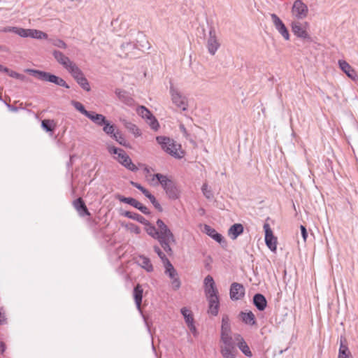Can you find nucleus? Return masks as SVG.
<instances>
[{
    "instance_id": "obj_51",
    "label": "nucleus",
    "mask_w": 358,
    "mask_h": 358,
    "mask_svg": "<svg viewBox=\"0 0 358 358\" xmlns=\"http://www.w3.org/2000/svg\"><path fill=\"white\" fill-rule=\"evenodd\" d=\"M134 47H135V45L130 42H128L126 43H122L121 45V48L123 50H127V49H133V48H134Z\"/></svg>"
},
{
    "instance_id": "obj_46",
    "label": "nucleus",
    "mask_w": 358,
    "mask_h": 358,
    "mask_svg": "<svg viewBox=\"0 0 358 358\" xmlns=\"http://www.w3.org/2000/svg\"><path fill=\"white\" fill-rule=\"evenodd\" d=\"M41 126L46 131H52L54 128L53 121L50 120H44L41 122Z\"/></svg>"
},
{
    "instance_id": "obj_14",
    "label": "nucleus",
    "mask_w": 358,
    "mask_h": 358,
    "mask_svg": "<svg viewBox=\"0 0 358 358\" xmlns=\"http://www.w3.org/2000/svg\"><path fill=\"white\" fill-rule=\"evenodd\" d=\"M117 160L126 169L131 171H136L138 170L137 166L132 162L129 156L126 153L125 151L122 152L120 156H117Z\"/></svg>"
},
{
    "instance_id": "obj_13",
    "label": "nucleus",
    "mask_w": 358,
    "mask_h": 358,
    "mask_svg": "<svg viewBox=\"0 0 358 358\" xmlns=\"http://www.w3.org/2000/svg\"><path fill=\"white\" fill-rule=\"evenodd\" d=\"M229 294L231 300H239L244 296L245 289L241 284L238 282H233L231 285Z\"/></svg>"
},
{
    "instance_id": "obj_37",
    "label": "nucleus",
    "mask_w": 358,
    "mask_h": 358,
    "mask_svg": "<svg viewBox=\"0 0 358 358\" xmlns=\"http://www.w3.org/2000/svg\"><path fill=\"white\" fill-rule=\"evenodd\" d=\"M181 314L183 315L184 319L187 324L194 322L193 315L192 311L188 308L184 307L180 310Z\"/></svg>"
},
{
    "instance_id": "obj_22",
    "label": "nucleus",
    "mask_w": 358,
    "mask_h": 358,
    "mask_svg": "<svg viewBox=\"0 0 358 358\" xmlns=\"http://www.w3.org/2000/svg\"><path fill=\"white\" fill-rule=\"evenodd\" d=\"M220 353L223 358H236L237 350L236 345L220 346Z\"/></svg>"
},
{
    "instance_id": "obj_21",
    "label": "nucleus",
    "mask_w": 358,
    "mask_h": 358,
    "mask_svg": "<svg viewBox=\"0 0 358 358\" xmlns=\"http://www.w3.org/2000/svg\"><path fill=\"white\" fill-rule=\"evenodd\" d=\"M338 358H352V354L345 344V338L343 337H341L340 339Z\"/></svg>"
},
{
    "instance_id": "obj_6",
    "label": "nucleus",
    "mask_w": 358,
    "mask_h": 358,
    "mask_svg": "<svg viewBox=\"0 0 358 358\" xmlns=\"http://www.w3.org/2000/svg\"><path fill=\"white\" fill-rule=\"evenodd\" d=\"M169 93L172 103L178 109L185 111L188 108V99L177 87L171 83Z\"/></svg>"
},
{
    "instance_id": "obj_33",
    "label": "nucleus",
    "mask_w": 358,
    "mask_h": 358,
    "mask_svg": "<svg viewBox=\"0 0 358 358\" xmlns=\"http://www.w3.org/2000/svg\"><path fill=\"white\" fill-rule=\"evenodd\" d=\"M122 215L128 218L136 220L143 224V223H145V221H146V219L144 217H143L142 215H141L138 213H136L125 211L124 213H122Z\"/></svg>"
},
{
    "instance_id": "obj_54",
    "label": "nucleus",
    "mask_w": 358,
    "mask_h": 358,
    "mask_svg": "<svg viewBox=\"0 0 358 358\" xmlns=\"http://www.w3.org/2000/svg\"><path fill=\"white\" fill-rule=\"evenodd\" d=\"M7 74L11 77V78H16L17 79V76H18V74L19 73L16 72V71H14L13 70H10L9 69L8 70V72L7 73Z\"/></svg>"
},
{
    "instance_id": "obj_24",
    "label": "nucleus",
    "mask_w": 358,
    "mask_h": 358,
    "mask_svg": "<svg viewBox=\"0 0 358 358\" xmlns=\"http://www.w3.org/2000/svg\"><path fill=\"white\" fill-rule=\"evenodd\" d=\"M208 301V313L216 316L219 312L220 300L219 297L207 299Z\"/></svg>"
},
{
    "instance_id": "obj_40",
    "label": "nucleus",
    "mask_w": 358,
    "mask_h": 358,
    "mask_svg": "<svg viewBox=\"0 0 358 358\" xmlns=\"http://www.w3.org/2000/svg\"><path fill=\"white\" fill-rule=\"evenodd\" d=\"M125 127L136 137L140 136L141 135V130L136 124L131 122H127Z\"/></svg>"
},
{
    "instance_id": "obj_5",
    "label": "nucleus",
    "mask_w": 358,
    "mask_h": 358,
    "mask_svg": "<svg viewBox=\"0 0 358 358\" xmlns=\"http://www.w3.org/2000/svg\"><path fill=\"white\" fill-rule=\"evenodd\" d=\"M24 71L25 73H27L34 76L40 80L52 83L59 86L65 87L66 88L69 87V86L67 85V83L64 79L57 77L53 74H51L50 73L32 69H26Z\"/></svg>"
},
{
    "instance_id": "obj_47",
    "label": "nucleus",
    "mask_w": 358,
    "mask_h": 358,
    "mask_svg": "<svg viewBox=\"0 0 358 358\" xmlns=\"http://www.w3.org/2000/svg\"><path fill=\"white\" fill-rule=\"evenodd\" d=\"M136 208L138 209L141 212H142L145 215H149L150 213V211L149 209L143 206L141 203L138 201V205L136 206Z\"/></svg>"
},
{
    "instance_id": "obj_4",
    "label": "nucleus",
    "mask_w": 358,
    "mask_h": 358,
    "mask_svg": "<svg viewBox=\"0 0 358 358\" xmlns=\"http://www.w3.org/2000/svg\"><path fill=\"white\" fill-rule=\"evenodd\" d=\"M155 178L160 183L170 199L176 200L180 197V190L175 182L161 173L154 174L152 180L153 181Z\"/></svg>"
},
{
    "instance_id": "obj_43",
    "label": "nucleus",
    "mask_w": 358,
    "mask_h": 358,
    "mask_svg": "<svg viewBox=\"0 0 358 358\" xmlns=\"http://www.w3.org/2000/svg\"><path fill=\"white\" fill-rule=\"evenodd\" d=\"M1 31L3 32H13L22 37L24 28L17 27H4Z\"/></svg>"
},
{
    "instance_id": "obj_41",
    "label": "nucleus",
    "mask_w": 358,
    "mask_h": 358,
    "mask_svg": "<svg viewBox=\"0 0 358 358\" xmlns=\"http://www.w3.org/2000/svg\"><path fill=\"white\" fill-rule=\"evenodd\" d=\"M146 123L150 128L155 131H157L159 128V124L156 117L152 115L148 119L145 120Z\"/></svg>"
},
{
    "instance_id": "obj_10",
    "label": "nucleus",
    "mask_w": 358,
    "mask_h": 358,
    "mask_svg": "<svg viewBox=\"0 0 358 358\" xmlns=\"http://www.w3.org/2000/svg\"><path fill=\"white\" fill-rule=\"evenodd\" d=\"M270 16L272 22L278 32L285 41H289L290 39V34L282 20L275 13H271Z\"/></svg>"
},
{
    "instance_id": "obj_35",
    "label": "nucleus",
    "mask_w": 358,
    "mask_h": 358,
    "mask_svg": "<svg viewBox=\"0 0 358 358\" xmlns=\"http://www.w3.org/2000/svg\"><path fill=\"white\" fill-rule=\"evenodd\" d=\"M115 198L120 202L127 203L134 208L138 205V201L131 197H125L122 195L117 194Z\"/></svg>"
},
{
    "instance_id": "obj_3",
    "label": "nucleus",
    "mask_w": 358,
    "mask_h": 358,
    "mask_svg": "<svg viewBox=\"0 0 358 358\" xmlns=\"http://www.w3.org/2000/svg\"><path fill=\"white\" fill-rule=\"evenodd\" d=\"M157 142L160 145L161 148L167 154L176 159H181L184 152L180 144L176 143L173 139L167 136H159L156 137Z\"/></svg>"
},
{
    "instance_id": "obj_29",
    "label": "nucleus",
    "mask_w": 358,
    "mask_h": 358,
    "mask_svg": "<svg viewBox=\"0 0 358 358\" xmlns=\"http://www.w3.org/2000/svg\"><path fill=\"white\" fill-rule=\"evenodd\" d=\"M153 248H154L155 252L157 254L159 257L161 259L164 268H166L168 267V268H169V269L171 268V271L172 270V264L170 262L169 259L166 257L165 254L162 251V250L159 248V247L157 245H155V246H154Z\"/></svg>"
},
{
    "instance_id": "obj_19",
    "label": "nucleus",
    "mask_w": 358,
    "mask_h": 358,
    "mask_svg": "<svg viewBox=\"0 0 358 358\" xmlns=\"http://www.w3.org/2000/svg\"><path fill=\"white\" fill-rule=\"evenodd\" d=\"M143 289L140 284H137L133 291V297L136 306V308L141 312V303L143 299Z\"/></svg>"
},
{
    "instance_id": "obj_39",
    "label": "nucleus",
    "mask_w": 358,
    "mask_h": 358,
    "mask_svg": "<svg viewBox=\"0 0 358 358\" xmlns=\"http://www.w3.org/2000/svg\"><path fill=\"white\" fill-rule=\"evenodd\" d=\"M71 103L77 110L90 118V111L85 110L84 106L81 103L76 101H71Z\"/></svg>"
},
{
    "instance_id": "obj_61",
    "label": "nucleus",
    "mask_w": 358,
    "mask_h": 358,
    "mask_svg": "<svg viewBox=\"0 0 358 358\" xmlns=\"http://www.w3.org/2000/svg\"><path fill=\"white\" fill-rule=\"evenodd\" d=\"M8 70H9L8 68L0 64V71L1 72H4V73H7L8 72Z\"/></svg>"
},
{
    "instance_id": "obj_45",
    "label": "nucleus",
    "mask_w": 358,
    "mask_h": 358,
    "mask_svg": "<svg viewBox=\"0 0 358 358\" xmlns=\"http://www.w3.org/2000/svg\"><path fill=\"white\" fill-rule=\"evenodd\" d=\"M201 191L206 199H211L213 197V194L206 183L202 185Z\"/></svg>"
},
{
    "instance_id": "obj_32",
    "label": "nucleus",
    "mask_w": 358,
    "mask_h": 358,
    "mask_svg": "<svg viewBox=\"0 0 358 358\" xmlns=\"http://www.w3.org/2000/svg\"><path fill=\"white\" fill-rule=\"evenodd\" d=\"M231 333V325L229 316L224 315L222 318L221 332L220 334Z\"/></svg>"
},
{
    "instance_id": "obj_44",
    "label": "nucleus",
    "mask_w": 358,
    "mask_h": 358,
    "mask_svg": "<svg viewBox=\"0 0 358 358\" xmlns=\"http://www.w3.org/2000/svg\"><path fill=\"white\" fill-rule=\"evenodd\" d=\"M125 227L126 229L131 233L139 234L141 232V228L134 223H128Z\"/></svg>"
},
{
    "instance_id": "obj_36",
    "label": "nucleus",
    "mask_w": 358,
    "mask_h": 358,
    "mask_svg": "<svg viewBox=\"0 0 358 358\" xmlns=\"http://www.w3.org/2000/svg\"><path fill=\"white\" fill-rule=\"evenodd\" d=\"M116 128L114 124H111L109 121H107L106 124L103 125V131L111 138L116 132Z\"/></svg>"
},
{
    "instance_id": "obj_60",
    "label": "nucleus",
    "mask_w": 358,
    "mask_h": 358,
    "mask_svg": "<svg viewBox=\"0 0 358 358\" xmlns=\"http://www.w3.org/2000/svg\"><path fill=\"white\" fill-rule=\"evenodd\" d=\"M17 80H20L24 81V82H28L29 81L28 78L24 75L21 74V73L18 74Z\"/></svg>"
},
{
    "instance_id": "obj_56",
    "label": "nucleus",
    "mask_w": 358,
    "mask_h": 358,
    "mask_svg": "<svg viewBox=\"0 0 358 358\" xmlns=\"http://www.w3.org/2000/svg\"><path fill=\"white\" fill-rule=\"evenodd\" d=\"M6 318L4 313L1 312V309H0V324H3L6 322Z\"/></svg>"
},
{
    "instance_id": "obj_11",
    "label": "nucleus",
    "mask_w": 358,
    "mask_h": 358,
    "mask_svg": "<svg viewBox=\"0 0 358 358\" xmlns=\"http://www.w3.org/2000/svg\"><path fill=\"white\" fill-rule=\"evenodd\" d=\"M203 284L206 299L219 297L218 290L211 275H208L204 278Z\"/></svg>"
},
{
    "instance_id": "obj_58",
    "label": "nucleus",
    "mask_w": 358,
    "mask_h": 358,
    "mask_svg": "<svg viewBox=\"0 0 358 358\" xmlns=\"http://www.w3.org/2000/svg\"><path fill=\"white\" fill-rule=\"evenodd\" d=\"M189 327V329H190V331L193 333V334H196V329L194 326V322H192V323H189L188 324H187Z\"/></svg>"
},
{
    "instance_id": "obj_27",
    "label": "nucleus",
    "mask_w": 358,
    "mask_h": 358,
    "mask_svg": "<svg viewBox=\"0 0 358 358\" xmlns=\"http://www.w3.org/2000/svg\"><path fill=\"white\" fill-rule=\"evenodd\" d=\"M253 303L259 310H264L266 307V298L262 294H256L253 297Z\"/></svg>"
},
{
    "instance_id": "obj_8",
    "label": "nucleus",
    "mask_w": 358,
    "mask_h": 358,
    "mask_svg": "<svg viewBox=\"0 0 358 358\" xmlns=\"http://www.w3.org/2000/svg\"><path fill=\"white\" fill-rule=\"evenodd\" d=\"M308 6L302 0H295L291 8L292 16L296 20H301L308 15Z\"/></svg>"
},
{
    "instance_id": "obj_59",
    "label": "nucleus",
    "mask_w": 358,
    "mask_h": 358,
    "mask_svg": "<svg viewBox=\"0 0 358 358\" xmlns=\"http://www.w3.org/2000/svg\"><path fill=\"white\" fill-rule=\"evenodd\" d=\"M189 327V329H190V331L193 333V334H196V329L194 326V322H192V323H189L188 324H187Z\"/></svg>"
},
{
    "instance_id": "obj_42",
    "label": "nucleus",
    "mask_w": 358,
    "mask_h": 358,
    "mask_svg": "<svg viewBox=\"0 0 358 358\" xmlns=\"http://www.w3.org/2000/svg\"><path fill=\"white\" fill-rule=\"evenodd\" d=\"M113 139H115L117 142H118L120 145H122L124 146L127 145V141L125 139L123 134L118 130H116L115 134L112 137Z\"/></svg>"
},
{
    "instance_id": "obj_52",
    "label": "nucleus",
    "mask_w": 358,
    "mask_h": 358,
    "mask_svg": "<svg viewBox=\"0 0 358 358\" xmlns=\"http://www.w3.org/2000/svg\"><path fill=\"white\" fill-rule=\"evenodd\" d=\"M151 203L158 211L162 212L163 208L161 206L160 203L158 202V201L156 199V198L153 201H152Z\"/></svg>"
},
{
    "instance_id": "obj_17",
    "label": "nucleus",
    "mask_w": 358,
    "mask_h": 358,
    "mask_svg": "<svg viewBox=\"0 0 358 358\" xmlns=\"http://www.w3.org/2000/svg\"><path fill=\"white\" fill-rule=\"evenodd\" d=\"M22 37L27 38L30 37L36 39H47L48 34L42 31L34 29H24V31Z\"/></svg>"
},
{
    "instance_id": "obj_18",
    "label": "nucleus",
    "mask_w": 358,
    "mask_h": 358,
    "mask_svg": "<svg viewBox=\"0 0 358 358\" xmlns=\"http://www.w3.org/2000/svg\"><path fill=\"white\" fill-rule=\"evenodd\" d=\"M234 338L237 341V346L242 353L248 357H251L252 356V353L244 338L240 334H236Z\"/></svg>"
},
{
    "instance_id": "obj_53",
    "label": "nucleus",
    "mask_w": 358,
    "mask_h": 358,
    "mask_svg": "<svg viewBox=\"0 0 358 358\" xmlns=\"http://www.w3.org/2000/svg\"><path fill=\"white\" fill-rule=\"evenodd\" d=\"M300 229H301V232L303 239L304 241H306L307 239V237H308V233H307L306 229L303 225H301Z\"/></svg>"
},
{
    "instance_id": "obj_55",
    "label": "nucleus",
    "mask_w": 358,
    "mask_h": 358,
    "mask_svg": "<svg viewBox=\"0 0 358 358\" xmlns=\"http://www.w3.org/2000/svg\"><path fill=\"white\" fill-rule=\"evenodd\" d=\"M180 130L181 131V132L183 134V135L187 138L189 136V134L187 133V131L186 129V128L185 127V126L183 124H180Z\"/></svg>"
},
{
    "instance_id": "obj_20",
    "label": "nucleus",
    "mask_w": 358,
    "mask_h": 358,
    "mask_svg": "<svg viewBox=\"0 0 358 358\" xmlns=\"http://www.w3.org/2000/svg\"><path fill=\"white\" fill-rule=\"evenodd\" d=\"M136 262L137 264L147 272L150 273L153 271L154 267L150 259L145 255H139L137 257Z\"/></svg>"
},
{
    "instance_id": "obj_30",
    "label": "nucleus",
    "mask_w": 358,
    "mask_h": 358,
    "mask_svg": "<svg viewBox=\"0 0 358 358\" xmlns=\"http://www.w3.org/2000/svg\"><path fill=\"white\" fill-rule=\"evenodd\" d=\"M115 94L122 102L129 106L133 104L134 100L129 96L127 92L121 90H116Z\"/></svg>"
},
{
    "instance_id": "obj_23",
    "label": "nucleus",
    "mask_w": 358,
    "mask_h": 358,
    "mask_svg": "<svg viewBox=\"0 0 358 358\" xmlns=\"http://www.w3.org/2000/svg\"><path fill=\"white\" fill-rule=\"evenodd\" d=\"M203 231L217 243H222L223 242V236L220 234L217 233V231L210 226L205 224Z\"/></svg>"
},
{
    "instance_id": "obj_50",
    "label": "nucleus",
    "mask_w": 358,
    "mask_h": 358,
    "mask_svg": "<svg viewBox=\"0 0 358 358\" xmlns=\"http://www.w3.org/2000/svg\"><path fill=\"white\" fill-rule=\"evenodd\" d=\"M124 150H123L122 149H120V148H115V147H111L109 148V152L110 153H113V154H115V155H117V156H120V155L124 152Z\"/></svg>"
},
{
    "instance_id": "obj_63",
    "label": "nucleus",
    "mask_w": 358,
    "mask_h": 358,
    "mask_svg": "<svg viewBox=\"0 0 358 358\" xmlns=\"http://www.w3.org/2000/svg\"><path fill=\"white\" fill-rule=\"evenodd\" d=\"M8 107L11 110H17V108H14V107H12L10 106V105H8Z\"/></svg>"
},
{
    "instance_id": "obj_28",
    "label": "nucleus",
    "mask_w": 358,
    "mask_h": 358,
    "mask_svg": "<svg viewBox=\"0 0 358 358\" xmlns=\"http://www.w3.org/2000/svg\"><path fill=\"white\" fill-rule=\"evenodd\" d=\"M242 321L246 324L251 326L256 324L255 316L252 311H249L248 313L241 312L240 313Z\"/></svg>"
},
{
    "instance_id": "obj_57",
    "label": "nucleus",
    "mask_w": 358,
    "mask_h": 358,
    "mask_svg": "<svg viewBox=\"0 0 358 358\" xmlns=\"http://www.w3.org/2000/svg\"><path fill=\"white\" fill-rule=\"evenodd\" d=\"M146 192L147 193H145L144 195L150 200V202L155 199V196L152 195L148 190H147Z\"/></svg>"
},
{
    "instance_id": "obj_48",
    "label": "nucleus",
    "mask_w": 358,
    "mask_h": 358,
    "mask_svg": "<svg viewBox=\"0 0 358 358\" xmlns=\"http://www.w3.org/2000/svg\"><path fill=\"white\" fill-rule=\"evenodd\" d=\"M130 184L137 188L138 189H139L143 194L145 193H147L146 191L148 190L147 189H145V187H143L141 185H140L139 183L138 182H134V181H130Z\"/></svg>"
},
{
    "instance_id": "obj_9",
    "label": "nucleus",
    "mask_w": 358,
    "mask_h": 358,
    "mask_svg": "<svg viewBox=\"0 0 358 358\" xmlns=\"http://www.w3.org/2000/svg\"><path fill=\"white\" fill-rule=\"evenodd\" d=\"M220 42L214 29H210L206 41V48L210 55H215L220 48Z\"/></svg>"
},
{
    "instance_id": "obj_1",
    "label": "nucleus",
    "mask_w": 358,
    "mask_h": 358,
    "mask_svg": "<svg viewBox=\"0 0 358 358\" xmlns=\"http://www.w3.org/2000/svg\"><path fill=\"white\" fill-rule=\"evenodd\" d=\"M156 223L157 228L146 220L145 223H143L145 230L149 236L159 241L165 252L171 255L172 249L170 245L176 243L174 235L161 219H158Z\"/></svg>"
},
{
    "instance_id": "obj_64",
    "label": "nucleus",
    "mask_w": 358,
    "mask_h": 358,
    "mask_svg": "<svg viewBox=\"0 0 358 358\" xmlns=\"http://www.w3.org/2000/svg\"><path fill=\"white\" fill-rule=\"evenodd\" d=\"M357 82H358V78H357Z\"/></svg>"
},
{
    "instance_id": "obj_2",
    "label": "nucleus",
    "mask_w": 358,
    "mask_h": 358,
    "mask_svg": "<svg viewBox=\"0 0 358 358\" xmlns=\"http://www.w3.org/2000/svg\"><path fill=\"white\" fill-rule=\"evenodd\" d=\"M53 56L55 59L73 76L78 83L80 85L83 89L90 91V85L87 79L84 77L82 71L74 62L71 61V59L62 52L57 50L53 52Z\"/></svg>"
},
{
    "instance_id": "obj_15",
    "label": "nucleus",
    "mask_w": 358,
    "mask_h": 358,
    "mask_svg": "<svg viewBox=\"0 0 358 358\" xmlns=\"http://www.w3.org/2000/svg\"><path fill=\"white\" fill-rule=\"evenodd\" d=\"M340 69L347 75L348 77L354 81H357L358 76L355 70L345 60L340 59L338 62Z\"/></svg>"
},
{
    "instance_id": "obj_38",
    "label": "nucleus",
    "mask_w": 358,
    "mask_h": 358,
    "mask_svg": "<svg viewBox=\"0 0 358 358\" xmlns=\"http://www.w3.org/2000/svg\"><path fill=\"white\" fill-rule=\"evenodd\" d=\"M136 112L145 120L148 119L152 115L151 112L143 106L138 107Z\"/></svg>"
},
{
    "instance_id": "obj_16",
    "label": "nucleus",
    "mask_w": 358,
    "mask_h": 358,
    "mask_svg": "<svg viewBox=\"0 0 358 358\" xmlns=\"http://www.w3.org/2000/svg\"><path fill=\"white\" fill-rule=\"evenodd\" d=\"M165 273L169 275L171 280V287L174 290H178L181 286L180 280L178 278V273L172 265V270H169V268H165Z\"/></svg>"
},
{
    "instance_id": "obj_49",
    "label": "nucleus",
    "mask_w": 358,
    "mask_h": 358,
    "mask_svg": "<svg viewBox=\"0 0 358 358\" xmlns=\"http://www.w3.org/2000/svg\"><path fill=\"white\" fill-rule=\"evenodd\" d=\"M53 45L56 47H58L59 48H66V44L64 41H63L61 39H57L53 42Z\"/></svg>"
},
{
    "instance_id": "obj_25",
    "label": "nucleus",
    "mask_w": 358,
    "mask_h": 358,
    "mask_svg": "<svg viewBox=\"0 0 358 358\" xmlns=\"http://www.w3.org/2000/svg\"><path fill=\"white\" fill-rule=\"evenodd\" d=\"M73 206L80 216L90 215L88 209L81 198L73 201Z\"/></svg>"
},
{
    "instance_id": "obj_34",
    "label": "nucleus",
    "mask_w": 358,
    "mask_h": 358,
    "mask_svg": "<svg viewBox=\"0 0 358 358\" xmlns=\"http://www.w3.org/2000/svg\"><path fill=\"white\" fill-rule=\"evenodd\" d=\"M91 121L99 126H103L108 120H106V117L103 115L91 112Z\"/></svg>"
},
{
    "instance_id": "obj_26",
    "label": "nucleus",
    "mask_w": 358,
    "mask_h": 358,
    "mask_svg": "<svg viewBox=\"0 0 358 358\" xmlns=\"http://www.w3.org/2000/svg\"><path fill=\"white\" fill-rule=\"evenodd\" d=\"M243 232V225L241 224H234L229 229L228 235L232 240H235Z\"/></svg>"
},
{
    "instance_id": "obj_12",
    "label": "nucleus",
    "mask_w": 358,
    "mask_h": 358,
    "mask_svg": "<svg viewBox=\"0 0 358 358\" xmlns=\"http://www.w3.org/2000/svg\"><path fill=\"white\" fill-rule=\"evenodd\" d=\"M263 227L265 232L266 245L272 252H275L278 243L277 238L273 235V231L268 223H264Z\"/></svg>"
},
{
    "instance_id": "obj_31",
    "label": "nucleus",
    "mask_w": 358,
    "mask_h": 358,
    "mask_svg": "<svg viewBox=\"0 0 358 358\" xmlns=\"http://www.w3.org/2000/svg\"><path fill=\"white\" fill-rule=\"evenodd\" d=\"M220 346L236 345L231 333L220 334Z\"/></svg>"
},
{
    "instance_id": "obj_62",
    "label": "nucleus",
    "mask_w": 358,
    "mask_h": 358,
    "mask_svg": "<svg viewBox=\"0 0 358 358\" xmlns=\"http://www.w3.org/2000/svg\"><path fill=\"white\" fill-rule=\"evenodd\" d=\"M0 348L1 352H3L5 350V345L3 343H0Z\"/></svg>"
},
{
    "instance_id": "obj_7",
    "label": "nucleus",
    "mask_w": 358,
    "mask_h": 358,
    "mask_svg": "<svg viewBox=\"0 0 358 358\" xmlns=\"http://www.w3.org/2000/svg\"><path fill=\"white\" fill-rule=\"evenodd\" d=\"M290 27L292 31L297 38L302 39H310V35L308 32L309 23L308 22H300V20H293Z\"/></svg>"
}]
</instances>
